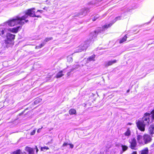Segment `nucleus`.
I'll list each match as a JSON object with an SVG mask.
<instances>
[{
    "label": "nucleus",
    "mask_w": 154,
    "mask_h": 154,
    "mask_svg": "<svg viewBox=\"0 0 154 154\" xmlns=\"http://www.w3.org/2000/svg\"><path fill=\"white\" fill-rule=\"evenodd\" d=\"M142 137L140 135L137 136V140L138 143L140 144L144 145V142L143 141Z\"/></svg>",
    "instance_id": "nucleus-9"
},
{
    "label": "nucleus",
    "mask_w": 154,
    "mask_h": 154,
    "mask_svg": "<svg viewBox=\"0 0 154 154\" xmlns=\"http://www.w3.org/2000/svg\"><path fill=\"white\" fill-rule=\"evenodd\" d=\"M143 140L144 144H147L151 141L152 136L147 134H145L143 137Z\"/></svg>",
    "instance_id": "nucleus-5"
},
{
    "label": "nucleus",
    "mask_w": 154,
    "mask_h": 154,
    "mask_svg": "<svg viewBox=\"0 0 154 154\" xmlns=\"http://www.w3.org/2000/svg\"><path fill=\"white\" fill-rule=\"evenodd\" d=\"M121 19V17L120 16H119L118 17H116L115 20H114V22H115L116 20H120Z\"/></svg>",
    "instance_id": "nucleus-30"
},
{
    "label": "nucleus",
    "mask_w": 154,
    "mask_h": 154,
    "mask_svg": "<svg viewBox=\"0 0 154 154\" xmlns=\"http://www.w3.org/2000/svg\"><path fill=\"white\" fill-rule=\"evenodd\" d=\"M63 72V71H61L58 72L56 76V78H59L62 77L64 74L62 73Z\"/></svg>",
    "instance_id": "nucleus-16"
},
{
    "label": "nucleus",
    "mask_w": 154,
    "mask_h": 154,
    "mask_svg": "<svg viewBox=\"0 0 154 154\" xmlns=\"http://www.w3.org/2000/svg\"><path fill=\"white\" fill-rule=\"evenodd\" d=\"M76 112V111L74 109H71L69 111V113L70 115L75 114Z\"/></svg>",
    "instance_id": "nucleus-20"
},
{
    "label": "nucleus",
    "mask_w": 154,
    "mask_h": 154,
    "mask_svg": "<svg viewBox=\"0 0 154 154\" xmlns=\"http://www.w3.org/2000/svg\"><path fill=\"white\" fill-rule=\"evenodd\" d=\"M12 41L8 40L7 39L5 41V43L6 45V47H8L10 46L11 45L12 43Z\"/></svg>",
    "instance_id": "nucleus-13"
},
{
    "label": "nucleus",
    "mask_w": 154,
    "mask_h": 154,
    "mask_svg": "<svg viewBox=\"0 0 154 154\" xmlns=\"http://www.w3.org/2000/svg\"><path fill=\"white\" fill-rule=\"evenodd\" d=\"M49 149V148L46 146H45L44 147L42 148V149L43 150V149Z\"/></svg>",
    "instance_id": "nucleus-36"
},
{
    "label": "nucleus",
    "mask_w": 154,
    "mask_h": 154,
    "mask_svg": "<svg viewBox=\"0 0 154 154\" xmlns=\"http://www.w3.org/2000/svg\"><path fill=\"white\" fill-rule=\"evenodd\" d=\"M67 61L69 62H72L73 59L72 57L70 56H69L67 57Z\"/></svg>",
    "instance_id": "nucleus-25"
},
{
    "label": "nucleus",
    "mask_w": 154,
    "mask_h": 154,
    "mask_svg": "<svg viewBox=\"0 0 154 154\" xmlns=\"http://www.w3.org/2000/svg\"><path fill=\"white\" fill-rule=\"evenodd\" d=\"M127 37L126 35H125L123 37L119 40V43L120 44L122 43L126 40Z\"/></svg>",
    "instance_id": "nucleus-17"
},
{
    "label": "nucleus",
    "mask_w": 154,
    "mask_h": 154,
    "mask_svg": "<svg viewBox=\"0 0 154 154\" xmlns=\"http://www.w3.org/2000/svg\"><path fill=\"white\" fill-rule=\"evenodd\" d=\"M70 74L69 72H68L67 73V75H70Z\"/></svg>",
    "instance_id": "nucleus-40"
},
{
    "label": "nucleus",
    "mask_w": 154,
    "mask_h": 154,
    "mask_svg": "<svg viewBox=\"0 0 154 154\" xmlns=\"http://www.w3.org/2000/svg\"><path fill=\"white\" fill-rule=\"evenodd\" d=\"M35 147H36V152H38V149H37V146H35Z\"/></svg>",
    "instance_id": "nucleus-39"
},
{
    "label": "nucleus",
    "mask_w": 154,
    "mask_h": 154,
    "mask_svg": "<svg viewBox=\"0 0 154 154\" xmlns=\"http://www.w3.org/2000/svg\"><path fill=\"white\" fill-rule=\"evenodd\" d=\"M42 101V99L40 98L37 99L34 101L35 104H37L40 102Z\"/></svg>",
    "instance_id": "nucleus-23"
},
{
    "label": "nucleus",
    "mask_w": 154,
    "mask_h": 154,
    "mask_svg": "<svg viewBox=\"0 0 154 154\" xmlns=\"http://www.w3.org/2000/svg\"><path fill=\"white\" fill-rule=\"evenodd\" d=\"M45 44H46V43L44 42H43L42 43H41L39 46H36L35 47V48L36 49H38V48H41L42 47L44 46Z\"/></svg>",
    "instance_id": "nucleus-19"
},
{
    "label": "nucleus",
    "mask_w": 154,
    "mask_h": 154,
    "mask_svg": "<svg viewBox=\"0 0 154 154\" xmlns=\"http://www.w3.org/2000/svg\"><path fill=\"white\" fill-rule=\"evenodd\" d=\"M68 145L70 146V147L71 149H72L74 147V145L72 144H68Z\"/></svg>",
    "instance_id": "nucleus-33"
},
{
    "label": "nucleus",
    "mask_w": 154,
    "mask_h": 154,
    "mask_svg": "<svg viewBox=\"0 0 154 154\" xmlns=\"http://www.w3.org/2000/svg\"><path fill=\"white\" fill-rule=\"evenodd\" d=\"M83 50L82 48H81L80 46L79 47L74 51V53H78L79 52H81L82 51H83Z\"/></svg>",
    "instance_id": "nucleus-18"
},
{
    "label": "nucleus",
    "mask_w": 154,
    "mask_h": 154,
    "mask_svg": "<svg viewBox=\"0 0 154 154\" xmlns=\"http://www.w3.org/2000/svg\"><path fill=\"white\" fill-rule=\"evenodd\" d=\"M35 130H34L32 132H31L30 135H33L35 134Z\"/></svg>",
    "instance_id": "nucleus-31"
},
{
    "label": "nucleus",
    "mask_w": 154,
    "mask_h": 154,
    "mask_svg": "<svg viewBox=\"0 0 154 154\" xmlns=\"http://www.w3.org/2000/svg\"><path fill=\"white\" fill-rule=\"evenodd\" d=\"M75 66L76 67H75L71 69V71H73L74 70L78 69V68L79 67V66L77 65L76 66Z\"/></svg>",
    "instance_id": "nucleus-28"
},
{
    "label": "nucleus",
    "mask_w": 154,
    "mask_h": 154,
    "mask_svg": "<svg viewBox=\"0 0 154 154\" xmlns=\"http://www.w3.org/2000/svg\"><path fill=\"white\" fill-rule=\"evenodd\" d=\"M23 113V112L21 113H20V114H19V115H22V114Z\"/></svg>",
    "instance_id": "nucleus-42"
},
{
    "label": "nucleus",
    "mask_w": 154,
    "mask_h": 154,
    "mask_svg": "<svg viewBox=\"0 0 154 154\" xmlns=\"http://www.w3.org/2000/svg\"><path fill=\"white\" fill-rule=\"evenodd\" d=\"M122 147L123 151L126 150L128 149V147L125 146H122Z\"/></svg>",
    "instance_id": "nucleus-29"
},
{
    "label": "nucleus",
    "mask_w": 154,
    "mask_h": 154,
    "mask_svg": "<svg viewBox=\"0 0 154 154\" xmlns=\"http://www.w3.org/2000/svg\"><path fill=\"white\" fill-rule=\"evenodd\" d=\"M130 144V147L132 149L136 150V146L137 144L136 140L135 138H133L130 141H129Z\"/></svg>",
    "instance_id": "nucleus-6"
},
{
    "label": "nucleus",
    "mask_w": 154,
    "mask_h": 154,
    "mask_svg": "<svg viewBox=\"0 0 154 154\" xmlns=\"http://www.w3.org/2000/svg\"><path fill=\"white\" fill-rule=\"evenodd\" d=\"M117 60H111L107 61L105 63V66H109L112 65L113 63H116Z\"/></svg>",
    "instance_id": "nucleus-8"
},
{
    "label": "nucleus",
    "mask_w": 154,
    "mask_h": 154,
    "mask_svg": "<svg viewBox=\"0 0 154 154\" xmlns=\"http://www.w3.org/2000/svg\"><path fill=\"white\" fill-rule=\"evenodd\" d=\"M111 25H111L110 24L106 25L103 27L102 29L99 28L95 31L94 32H92L90 35V36L91 37V38H90V40L86 41L84 43L80 45L81 48H82L84 51L86 50L90 44L93 42L94 41V38H95L98 34L102 32L104 30H105V29H106Z\"/></svg>",
    "instance_id": "nucleus-2"
},
{
    "label": "nucleus",
    "mask_w": 154,
    "mask_h": 154,
    "mask_svg": "<svg viewBox=\"0 0 154 154\" xmlns=\"http://www.w3.org/2000/svg\"><path fill=\"white\" fill-rule=\"evenodd\" d=\"M99 16L98 15H96L94 17V18L92 19V20L93 21H95L97 19L99 18Z\"/></svg>",
    "instance_id": "nucleus-27"
},
{
    "label": "nucleus",
    "mask_w": 154,
    "mask_h": 154,
    "mask_svg": "<svg viewBox=\"0 0 154 154\" xmlns=\"http://www.w3.org/2000/svg\"><path fill=\"white\" fill-rule=\"evenodd\" d=\"M25 150L28 152L29 154H34V151L33 149L28 146L25 148ZM12 154H26L25 152H22L20 149H17Z\"/></svg>",
    "instance_id": "nucleus-4"
},
{
    "label": "nucleus",
    "mask_w": 154,
    "mask_h": 154,
    "mask_svg": "<svg viewBox=\"0 0 154 154\" xmlns=\"http://www.w3.org/2000/svg\"><path fill=\"white\" fill-rule=\"evenodd\" d=\"M95 55L94 54H93L91 56H90L87 58L86 60V63H88L89 62L91 61H94L95 60Z\"/></svg>",
    "instance_id": "nucleus-10"
},
{
    "label": "nucleus",
    "mask_w": 154,
    "mask_h": 154,
    "mask_svg": "<svg viewBox=\"0 0 154 154\" xmlns=\"http://www.w3.org/2000/svg\"><path fill=\"white\" fill-rule=\"evenodd\" d=\"M130 91V90H127V93H128Z\"/></svg>",
    "instance_id": "nucleus-41"
},
{
    "label": "nucleus",
    "mask_w": 154,
    "mask_h": 154,
    "mask_svg": "<svg viewBox=\"0 0 154 154\" xmlns=\"http://www.w3.org/2000/svg\"><path fill=\"white\" fill-rule=\"evenodd\" d=\"M42 11H43L42 10H38L37 12V13L38 12H39L42 13Z\"/></svg>",
    "instance_id": "nucleus-38"
},
{
    "label": "nucleus",
    "mask_w": 154,
    "mask_h": 154,
    "mask_svg": "<svg viewBox=\"0 0 154 154\" xmlns=\"http://www.w3.org/2000/svg\"><path fill=\"white\" fill-rule=\"evenodd\" d=\"M68 143H64L63 145V146H67V145H68Z\"/></svg>",
    "instance_id": "nucleus-34"
},
{
    "label": "nucleus",
    "mask_w": 154,
    "mask_h": 154,
    "mask_svg": "<svg viewBox=\"0 0 154 154\" xmlns=\"http://www.w3.org/2000/svg\"><path fill=\"white\" fill-rule=\"evenodd\" d=\"M20 26H18L17 27L14 28H10L8 30L11 32L17 33L18 31V29L20 28Z\"/></svg>",
    "instance_id": "nucleus-12"
},
{
    "label": "nucleus",
    "mask_w": 154,
    "mask_h": 154,
    "mask_svg": "<svg viewBox=\"0 0 154 154\" xmlns=\"http://www.w3.org/2000/svg\"><path fill=\"white\" fill-rule=\"evenodd\" d=\"M15 35L10 33H7L6 35L7 39L9 40L13 41L15 38Z\"/></svg>",
    "instance_id": "nucleus-7"
},
{
    "label": "nucleus",
    "mask_w": 154,
    "mask_h": 154,
    "mask_svg": "<svg viewBox=\"0 0 154 154\" xmlns=\"http://www.w3.org/2000/svg\"><path fill=\"white\" fill-rule=\"evenodd\" d=\"M34 8L29 9L26 11L25 14L21 17L17 16L15 18L9 20L7 23L9 26H13L18 24L20 25H23L25 23H27L28 21V20H26V19L28 18L29 16L38 17H41L40 16H36L35 15V12L34 11Z\"/></svg>",
    "instance_id": "nucleus-1"
},
{
    "label": "nucleus",
    "mask_w": 154,
    "mask_h": 154,
    "mask_svg": "<svg viewBox=\"0 0 154 154\" xmlns=\"http://www.w3.org/2000/svg\"><path fill=\"white\" fill-rule=\"evenodd\" d=\"M149 131L150 134L151 135L154 133V124L150 125L149 128Z\"/></svg>",
    "instance_id": "nucleus-11"
},
{
    "label": "nucleus",
    "mask_w": 154,
    "mask_h": 154,
    "mask_svg": "<svg viewBox=\"0 0 154 154\" xmlns=\"http://www.w3.org/2000/svg\"><path fill=\"white\" fill-rule=\"evenodd\" d=\"M150 114L146 112L144 114L141 120L139 121L136 123L138 128L141 131H145L146 125H148L151 122L150 121Z\"/></svg>",
    "instance_id": "nucleus-3"
},
{
    "label": "nucleus",
    "mask_w": 154,
    "mask_h": 154,
    "mask_svg": "<svg viewBox=\"0 0 154 154\" xmlns=\"http://www.w3.org/2000/svg\"><path fill=\"white\" fill-rule=\"evenodd\" d=\"M131 132L129 129H128L127 131L124 133L125 136H129L131 135Z\"/></svg>",
    "instance_id": "nucleus-21"
},
{
    "label": "nucleus",
    "mask_w": 154,
    "mask_h": 154,
    "mask_svg": "<svg viewBox=\"0 0 154 154\" xmlns=\"http://www.w3.org/2000/svg\"><path fill=\"white\" fill-rule=\"evenodd\" d=\"M149 150L148 148H145L144 149L140 151V154H148Z\"/></svg>",
    "instance_id": "nucleus-14"
},
{
    "label": "nucleus",
    "mask_w": 154,
    "mask_h": 154,
    "mask_svg": "<svg viewBox=\"0 0 154 154\" xmlns=\"http://www.w3.org/2000/svg\"><path fill=\"white\" fill-rule=\"evenodd\" d=\"M87 12V11L86 10H85V11H83V12L81 14V15H85Z\"/></svg>",
    "instance_id": "nucleus-32"
},
{
    "label": "nucleus",
    "mask_w": 154,
    "mask_h": 154,
    "mask_svg": "<svg viewBox=\"0 0 154 154\" xmlns=\"http://www.w3.org/2000/svg\"><path fill=\"white\" fill-rule=\"evenodd\" d=\"M43 128V127H42L41 128H39L38 129L37 131L38 133H39L41 131V130Z\"/></svg>",
    "instance_id": "nucleus-37"
},
{
    "label": "nucleus",
    "mask_w": 154,
    "mask_h": 154,
    "mask_svg": "<svg viewBox=\"0 0 154 154\" xmlns=\"http://www.w3.org/2000/svg\"><path fill=\"white\" fill-rule=\"evenodd\" d=\"M149 114H150V115L151 114H152V118L154 120V109L152 110L151 112H150Z\"/></svg>",
    "instance_id": "nucleus-26"
},
{
    "label": "nucleus",
    "mask_w": 154,
    "mask_h": 154,
    "mask_svg": "<svg viewBox=\"0 0 154 154\" xmlns=\"http://www.w3.org/2000/svg\"><path fill=\"white\" fill-rule=\"evenodd\" d=\"M53 38L52 37H49V38H46L44 40V42L46 43V42H48V41L53 39Z\"/></svg>",
    "instance_id": "nucleus-24"
},
{
    "label": "nucleus",
    "mask_w": 154,
    "mask_h": 154,
    "mask_svg": "<svg viewBox=\"0 0 154 154\" xmlns=\"http://www.w3.org/2000/svg\"><path fill=\"white\" fill-rule=\"evenodd\" d=\"M150 147L152 149H154V143L151 145L150 146Z\"/></svg>",
    "instance_id": "nucleus-35"
},
{
    "label": "nucleus",
    "mask_w": 154,
    "mask_h": 154,
    "mask_svg": "<svg viewBox=\"0 0 154 154\" xmlns=\"http://www.w3.org/2000/svg\"><path fill=\"white\" fill-rule=\"evenodd\" d=\"M102 0H92L91 2L92 4H95L98 2H100Z\"/></svg>",
    "instance_id": "nucleus-22"
},
{
    "label": "nucleus",
    "mask_w": 154,
    "mask_h": 154,
    "mask_svg": "<svg viewBox=\"0 0 154 154\" xmlns=\"http://www.w3.org/2000/svg\"><path fill=\"white\" fill-rule=\"evenodd\" d=\"M72 72V71H70V72H69L70 73V72Z\"/></svg>",
    "instance_id": "nucleus-43"
},
{
    "label": "nucleus",
    "mask_w": 154,
    "mask_h": 154,
    "mask_svg": "<svg viewBox=\"0 0 154 154\" xmlns=\"http://www.w3.org/2000/svg\"><path fill=\"white\" fill-rule=\"evenodd\" d=\"M7 29L5 28L0 27V35H1L5 33V32H6Z\"/></svg>",
    "instance_id": "nucleus-15"
}]
</instances>
